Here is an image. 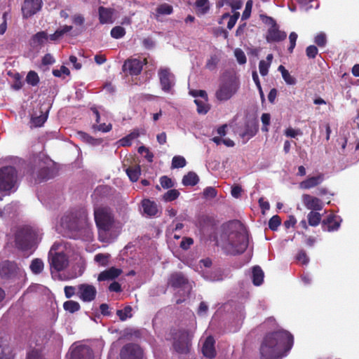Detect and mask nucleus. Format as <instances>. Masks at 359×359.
Wrapping results in <instances>:
<instances>
[{"label":"nucleus","mask_w":359,"mask_h":359,"mask_svg":"<svg viewBox=\"0 0 359 359\" xmlns=\"http://www.w3.org/2000/svg\"><path fill=\"white\" fill-rule=\"evenodd\" d=\"M293 336L287 331L278 330L267 334L263 339L259 351L262 359H280L285 346L290 349Z\"/></svg>","instance_id":"1"},{"label":"nucleus","mask_w":359,"mask_h":359,"mask_svg":"<svg viewBox=\"0 0 359 359\" xmlns=\"http://www.w3.org/2000/svg\"><path fill=\"white\" fill-rule=\"evenodd\" d=\"M229 225L238 226V229L231 232L228 236L227 248L232 255L243 253L249 244L248 233L237 221L230 222Z\"/></svg>","instance_id":"2"},{"label":"nucleus","mask_w":359,"mask_h":359,"mask_svg":"<svg viewBox=\"0 0 359 359\" xmlns=\"http://www.w3.org/2000/svg\"><path fill=\"white\" fill-rule=\"evenodd\" d=\"M94 217L98 229L99 237L102 241L107 238V233L114 226V219L111 210L108 207H97L94 208Z\"/></svg>","instance_id":"3"},{"label":"nucleus","mask_w":359,"mask_h":359,"mask_svg":"<svg viewBox=\"0 0 359 359\" xmlns=\"http://www.w3.org/2000/svg\"><path fill=\"white\" fill-rule=\"evenodd\" d=\"M240 88L239 79L233 75L223 76L219 81L215 95L219 102L229 100L238 91Z\"/></svg>","instance_id":"4"},{"label":"nucleus","mask_w":359,"mask_h":359,"mask_svg":"<svg viewBox=\"0 0 359 359\" xmlns=\"http://www.w3.org/2000/svg\"><path fill=\"white\" fill-rule=\"evenodd\" d=\"M193 334L189 330L179 329L173 334V348L180 355H187L191 348Z\"/></svg>","instance_id":"5"},{"label":"nucleus","mask_w":359,"mask_h":359,"mask_svg":"<svg viewBox=\"0 0 359 359\" xmlns=\"http://www.w3.org/2000/svg\"><path fill=\"white\" fill-rule=\"evenodd\" d=\"M37 238L36 232L29 226L20 229L15 234V244L22 250H27L35 244Z\"/></svg>","instance_id":"6"},{"label":"nucleus","mask_w":359,"mask_h":359,"mask_svg":"<svg viewBox=\"0 0 359 359\" xmlns=\"http://www.w3.org/2000/svg\"><path fill=\"white\" fill-rule=\"evenodd\" d=\"M18 172L13 166H4L0 169V191H8L15 185Z\"/></svg>","instance_id":"7"},{"label":"nucleus","mask_w":359,"mask_h":359,"mask_svg":"<svg viewBox=\"0 0 359 359\" xmlns=\"http://www.w3.org/2000/svg\"><path fill=\"white\" fill-rule=\"evenodd\" d=\"M58 245H53L48 252V261L50 267L53 268L56 271L64 270L68 265L69 261L66 255L63 252H57L56 250Z\"/></svg>","instance_id":"8"},{"label":"nucleus","mask_w":359,"mask_h":359,"mask_svg":"<svg viewBox=\"0 0 359 359\" xmlns=\"http://www.w3.org/2000/svg\"><path fill=\"white\" fill-rule=\"evenodd\" d=\"M120 359H142L144 350L137 344L128 343L120 351Z\"/></svg>","instance_id":"9"},{"label":"nucleus","mask_w":359,"mask_h":359,"mask_svg":"<svg viewBox=\"0 0 359 359\" xmlns=\"http://www.w3.org/2000/svg\"><path fill=\"white\" fill-rule=\"evenodd\" d=\"M158 75L162 90L170 93L175 85V75L167 67L160 68Z\"/></svg>","instance_id":"10"},{"label":"nucleus","mask_w":359,"mask_h":359,"mask_svg":"<svg viewBox=\"0 0 359 359\" xmlns=\"http://www.w3.org/2000/svg\"><path fill=\"white\" fill-rule=\"evenodd\" d=\"M76 295L84 302H90L96 298V287L88 283L80 284L77 286Z\"/></svg>","instance_id":"11"},{"label":"nucleus","mask_w":359,"mask_h":359,"mask_svg":"<svg viewBox=\"0 0 359 359\" xmlns=\"http://www.w3.org/2000/svg\"><path fill=\"white\" fill-rule=\"evenodd\" d=\"M42 0H25L22 6L24 18H29L38 13L42 7Z\"/></svg>","instance_id":"12"},{"label":"nucleus","mask_w":359,"mask_h":359,"mask_svg":"<svg viewBox=\"0 0 359 359\" xmlns=\"http://www.w3.org/2000/svg\"><path fill=\"white\" fill-rule=\"evenodd\" d=\"M168 285L173 289L184 288L189 284L188 278L182 272L172 273L168 278Z\"/></svg>","instance_id":"13"},{"label":"nucleus","mask_w":359,"mask_h":359,"mask_svg":"<svg viewBox=\"0 0 359 359\" xmlns=\"http://www.w3.org/2000/svg\"><path fill=\"white\" fill-rule=\"evenodd\" d=\"M65 222H68L67 227L72 231H79L86 224L87 221V215L84 211L79 213V218L74 217L73 215L66 216L64 219Z\"/></svg>","instance_id":"14"},{"label":"nucleus","mask_w":359,"mask_h":359,"mask_svg":"<svg viewBox=\"0 0 359 359\" xmlns=\"http://www.w3.org/2000/svg\"><path fill=\"white\" fill-rule=\"evenodd\" d=\"M143 68V62L136 58L128 59L124 62L123 71L131 76L139 75Z\"/></svg>","instance_id":"15"},{"label":"nucleus","mask_w":359,"mask_h":359,"mask_svg":"<svg viewBox=\"0 0 359 359\" xmlns=\"http://www.w3.org/2000/svg\"><path fill=\"white\" fill-rule=\"evenodd\" d=\"M70 359H93V351L88 346H77L72 349Z\"/></svg>","instance_id":"16"},{"label":"nucleus","mask_w":359,"mask_h":359,"mask_svg":"<svg viewBox=\"0 0 359 359\" xmlns=\"http://www.w3.org/2000/svg\"><path fill=\"white\" fill-rule=\"evenodd\" d=\"M302 202L304 206L311 211L322 210L324 205L320 198L306 194L302 195Z\"/></svg>","instance_id":"17"},{"label":"nucleus","mask_w":359,"mask_h":359,"mask_svg":"<svg viewBox=\"0 0 359 359\" xmlns=\"http://www.w3.org/2000/svg\"><path fill=\"white\" fill-rule=\"evenodd\" d=\"M18 266L13 262L8 260L0 263V277L8 279L15 276L17 273Z\"/></svg>","instance_id":"18"},{"label":"nucleus","mask_w":359,"mask_h":359,"mask_svg":"<svg viewBox=\"0 0 359 359\" xmlns=\"http://www.w3.org/2000/svg\"><path fill=\"white\" fill-rule=\"evenodd\" d=\"M341 219L339 216L330 215L323 220L321 226L325 231H334L338 230L340 226Z\"/></svg>","instance_id":"19"},{"label":"nucleus","mask_w":359,"mask_h":359,"mask_svg":"<svg viewBox=\"0 0 359 359\" xmlns=\"http://www.w3.org/2000/svg\"><path fill=\"white\" fill-rule=\"evenodd\" d=\"M286 37V32L279 30L277 25L276 26H271V27L269 28L266 36V40L269 43L280 42L285 40Z\"/></svg>","instance_id":"20"},{"label":"nucleus","mask_w":359,"mask_h":359,"mask_svg":"<svg viewBox=\"0 0 359 359\" xmlns=\"http://www.w3.org/2000/svg\"><path fill=\"white\" fill-rule=\"evenodd\" d=\"M325 180L323 173H318L316 176L308 177L306 180L299 183L302 189H310L320 184Z\"/></svg>","instance_id":"21"},{"label":"nucleus","mask_w":359,"mask_h":359,"mask_svg":"<svg viewBox=\"0 0 359 359\" xmlns=\"http://www.w3.org/2000/svg\"><path fill=\"white\" fill-rule=\"evenodd\" d=\"M215 341L212 336H208L202 346V353L203 355L209 359H212L216 356V351L215 348Z\"/></svg>","instance_id":"22"},{"label":"nucleus","mask_w":359,"mask_h":359,"mask_svg":"<svg viewBox=\"0 0 359 359\" xmlns=\"http://www.w3.org/2000/svg\"><path fill=\"white\" fill-rule=\"evenodd\" d=\"M122 273V270L116 267H110L102 271L97 277L100 282L106 280H112L118 277Z\"/></svg>","instance_id":"23"},{"label":"nucleus","mask_w":359,"mask_h":359,"mask_svg":"<svg viewBox=\"0 0 359 359\" xmlns=\"http://www.w3.org/2000/svg\"><path fill=\"white\" fill-rule=\"evenodd\" d=\"M114 9L100 6L98 8L99 21L101 24L113 23Z\"/></svg>","instance_id":"24"},{"label":"nucleus","mask_w":359,"mask_h":359,"mask_svg":"<svg viewBox=\"0 0 359 359\" xmlns=\"http://www.w3.org/2000/svg\"><path fill=\"white\" fill-rule=\"evenodd\" d=\"M142 206L144 212L147 215L152 217L156 215L158 208L156 203L149 199H144L142 201Z\"/></svg>","instance_id":"25"},{"label":"nucleus","mask_w":359,"mask_h":359,"mask_svg":"<svg viewBox=\"0 0 359 359\" xmlns=\"http://www.w3.org/2000/svg\"><path fill=\"white\" fill-rule=\"evenodd\" d=\"M48 39V35L45 31H41L32 36L31 45L33 46H41Z\"/></svg>","instance_id":"26"},{"label":"nucleus","mask_w":359,"mask_h":359,"mask_svg":"<svg viewBox=\"0 0 359 359\" xmlns=\"http://www.w3.org/2000/svg\"><path fill=\"white\" fill-rule=\"evenodd\" d=\"M252 283L255 285L259 286L262 284L264 281V271L259 266H255L252 267Z\"/></svg>","instance_id":"27"},{"label":"nucleus","mask_w":359,"mask_h":359,"mask_svg":"<svg viewBox=\"0 0 359 359\" xmlns=\"http://www.w3.org/2000/svg\"><path fill=\"white\" fill-rule=\"evenodd\" d=\"M73 27L71 25H65L62 28L57 29L53 34L48 36V39L52 41L60 40L65 34L70 32Z\"/></svg>","instance_id":"28"},{"label":"nucleus","mask_w":359,"mask_h":359,"mask_svg":"<svg viewBox=\"0 0 359 359\" xmlns=\"http://www.w3.org/2000/svg\"><path fill=\"white\" fill-rule=\"evenodd\" d=\"M199 182V177L194 172L190 171L182 178V184L184 186H195Z\"/></svg>","instance_id":"29"},{"label":"nucleus","mask_w":359,"mask_h":359,"mask_svg":"<svg viewBox=\"0 0 359 359\" xmlns=\"http://www.w3.org/2000/svg\"><path fill=\"white\" fill-rule=\"evenodd\" d=\"M258 131V123L256 121L249 122L246 124L245 131L242 136H247L248 138L254 137Z\"/></svg>","instance_id":"30"},{"label":"nucleus","mask_w":359,"mask_h":359,"mask_svg":"<svg viewBox=\"0 0 359 359\" xmlns=\"http://www.w3.org/2000/svg\"><path fill=\"white\" fill-rule=\"evenodd\" d=\"M126 174L132 182H137L141 173L140 165L130 166L126 170Z\"/></svg>","instance_id":"31"},{"label":"nucleus","mask_w":359,"mask_h":359,"mask_svg":"<svg viewBox=\"0 0 359 359\" xmlns=\"http://www.w3.org/2000/svg\"><path fill=\"white\" fill-rule=\"evenodd\" d=\"M308 223L311 226H318L321 221V215L317 211H311L307 215Z\"/></svg>","instance_id":"32"},{"label":"nucleus","mask_w":359,"mask_h":359,"mask_svg":"<svg viewBox=\"0 0 359 359\" xmlns=\"http://www.w3.org/2000/svg\"><path fill=\"white\" fill-rule=\"evenodd\" d=\"M63 308L66 311L74 313L80 310L81 306L77 302L69 300L64 302Z\"/></svg>","instance_id":"33"},{"label":"nucleus","mask_w":359,"mask_h":359,"mask_svg":"<svg viewBox=\"0 0 359 359\" xmlns=\"http://www.w3.org/2000/svg\"><path fill=\"white\" fill-rule=\"evenodd\" d=\"M194 103L197 106V112L200 114H205L210 110V106L208 104V101H205V100H200L195 99Z\"/></svg>","instance_id":"34"},{"label":"nucleus","mask_w":359,"mask_h":359,"mask_svg":"<svg viewBox=\"0 0 359 359\" xmlns=\"http://www.w3.org/2000/svg\"><path fill=\"white\" fill-rule=\"evenodd\" d=\"M52 172L53 170L48 167L41 168L38 171L37 177L40 181H46L53 177Z\"/></svg>","instance_id":"35"},{"label":"nucleus","mask_w":359,"mask_h":359,"mask_svg":"<svg viewBox=\"0 0 359 359\" xmlns=\"http://www.w3.org/2000/svg\"><path fill=\"white\" fill-rule=\"evenodd\" d=\"M30 269L34 274L41 273L43 269V261L38 258L33 259L30 264Z\"/></svg>","instance_id":"36"},{"label":"nucleus","mask_w":359,"mask_h":359,"mask_svg":"<svg viewBox=\"0 0 359 359\" xmlns=\"http://www.w3.org/2000/svg\"><path fill=\"white\" fill-rule=\"evenodd\" d=\"M156 11L157 18L160 15H170L173 12V8L171 5L164 3L159 5Z\"/></svg>","instance_id":"37"},{"label":"nucleus","mask_w":359,"mask_h":359,"mask_svg":"<svg viewBox=\"0 0 359 359\" xmlns=\"http://www.w3.org/2000/svg\"><path fill=\"white\" fill-rule=\"evenodd\" d=\"M180 193L178 190L175 189H170L163 195L162 199L165 202H171L176 200L180 196Z\"/></svg>","instance_id":"38"},{"label":"nucleus","mask_w":359,"mask_h":359,"mask_svg":"<svg viewBox=\"0 0 359 359\" xmlns=\"http://www.w3.org/2000/svg\"><path fill=\"white\" fill-rule=\"evenodd\" d=\"M132 307L130 306H126L123 310H117L116 315L118 316L121 321L126 320L128 318L132 317Z\"/></svg>","instance_id":"39"},{"label":"nucleus","mask_w":359,"mask_h":359,"mask_svg":"<svg viewBox=\"0 0 359 359\" xmlns=\"http://www.w3.org/2000/svg\"><path fill=\"white\" fill-rule=\"evenodd\" d=\"M26 81L28 84L36 86L39 83L38 74L34 71H29L26 76Z\"/></svg>","instance_id":"40"},{"label":"nucleus","mask_w":359,"mask_h":359,"mask_svg":"<svg viewBox=\"0 0 359 359\" xmlns=\"http://www.w3.org/2000/svg\"><path fill=\"white\" fill-rule=\"evenodd\" d=\"M111 36L114 39H121L126 34L125 29L121 26H116L111 30Z\"/></svg>","instance_id":"41"},{"label":"nucleus","mask_w":359,"mask_h":359,"mask_svg":"<svg viewBox=\"0 0 359 359\" xmlns=\"http://www.w3.org/2000/svg\"><path fill=\"white\" fill-rule=\"evenodd\" d=\"M186 160L182 156H175L172 160V168H181L186 165Z\"/></svg>","instance_id":"42"},{"label":"nucleus","mask_w":359,"mask_h":359,"mask_svg":"<svg viewBox=\"0 0 359 359\" xmlns=\"http://www.w3.org/2000/svg\"><path fill=\"white\" fill-rule=\"evenodd\" d=\"M112 128V125L111 123L105 124V123H97L93 124L92 126V129L94 132L101 131L102 133L109 132Z\"/></svg>","instance_id":"43"},{"label":"nucleus","mask_w":359,"mask_h":359,"mask_svg":"<svg viewBox=\"0 0 359 359\" xmlns=\"http://www.w3.org/2000/svg\"><path fill=\"white\" fill-rule=\"evenodd\" d=\"M280 224V217L278 215H273L269 221V228L272 231H276Z\"/></svg>","instance_id":"44"},{"label":"nucleus","mask_w":359,"mask_h":359,"mask_svg":"<svg viewBox=\"0 0 359 359\" xmlns=\"http://www.w3.org/2000/svg\"><path fill=\"white\" fill-rule=\"evenodd\" d=\"M109 257V255L98 253L95 256L94 260L101 266H105L108 264Z\"/></svg>","instance_id":"45"},{"label":"nucleus","mask_w":359,"mask_h":359,"mask_svg":"<svg viewBox=\"0 0 359 359\" xmlns=\"http://www.w3.org/2000/svg\"><path fill=\"white\" fill-rule=\"evenodd\" d=\"M217 191L212 187H208L203 190V197L205 198H214L217 196Z\"/></svg>","instance_id":"46"},{"label":"nucleus","mask_w":359,"mask_h":359,"mask_svg":"<svg viewBox=\"0 0 359 359\" xmlns=\"http://www.w3.org/2000/svg\"><path fill=\"white\" fill-rule=\"evenodd\" d=\"M160 184L163 189H170L174 187V182L171 178L165 175L160 177Z\"/></svg>","instance_id":"47"},{"label":"nucleus","mask_w":359,"mask_h":359,"mask_svg":"<svg viewBox=\"0 0 359 359\" xmlns=\"http://www.w3.org/2000/svg\"><path fill=\"white\" fill-rule=\"evenodd\" d=\"M219 62V59L217 55H211L210 57L208 60L205 67L209 70H214Z\"/></svg>","instance_id":"48"},{"label":"nucleus","mask_w":359,"mask_h":359,"mask_svg":"<svg viewBox=\"0 0 359 359\" xmlns=\"http://www.w3.org/2000/svg\"><path fill=\"white\" fill-rule=\"evenodd\" d=\"M314 42L319 47H324L327 43V38L325 34L323 32L318 34L314 39Z\"/></svg>","instance_id":"49"},{"label":"nucleus","mask_w":359,"mask_h":359,"mask_svg":"<svg viewBox=\"0 0 359 359\" xmlns=\"http://www.w3.org/2000/svg\"><path fill=\"white\" fill-rule=\"evenodd\" d=\"M261 120L263 124V127L262 128V131L268 132V126L270 124L271 115L268 113H264L262 115Z\"/></svg>","instance_id":"50"},{"label":"nucleus","mask_w":359,"mask_h":359,"mask_svg":"<svg viewBox=\"0 0 359 359\" xmlns=\"http://www.w3.org/2000/svg\"><path fill=\"white\" fill-rule=\"evenodd\" d=\"M296 259L302 262V264L304 265H306L309 263V259L306 255V252H305V250H300L297 256H296Z\"/></svg>","instance_id":"51"},{"label":"nucleus","mask_w":359,"mask_h":359,"mask_svg":"<svg viewBox=\"0 0 359 359\" xmlns=\"http://www.w3.org/2000/svg\"><path fill=\"white\" fill-rule=\"evenodd\" d=\"M318 50L313 45L309 46L306 49V55L309 58L313 59L318 55Z\"/></svg>","instance_id":"52"},{"label":"nucleus","mask_w":359,"mask_h":359,"mask_svg":"<svg viewBox=\"0 0 359 359\" xmlns=\"http://www.w3.org/2000/svg\"><path fill=\"white\" fill-rule=\"evenodd\" d=\"M46 120V117L41 115V116L32 117L31 123L35 127H41L45 123Z\"/></svg>","instance_id":"53"},{"label":"nucleus","mask_w":359,"mask_h":359,"mask_svg":"<svg viewBox=\"0 0 359 359\" xmlns=\"http://www.w3.org/2000/svg\"><path fill=\"white\" fill-rule=\"evenodd\" d=\"M190 95H191L194 97H201L205 101H208V94L205 90H192L190 91Z\"/></svg>","instance_id":"54"},{"label":"nucleus","mask_w":359,"mask_h":359,"mask_svg":"<svg viewBox=\"0 0 359 359\" xmlns=\"http://www.w3.org/2000/svg\"><path fill=\"white\" fill-rule=\"evenodd\" d=\"M297 39V34L292 32L289 35V40H290V46L288 47V51L291 53L293 52V50L296 46V41Z\"/></svg>","instance_id":"55"},{"label":"nucleus","mask_w":359,"mask_h":359,"mask_svg":"<svg viewBox=\"0 0 359 359\" xmlns=\"http://www.w3.org/2000/svg\"><path fill=\"white\" fill-rule=\"evenodd\" d=\"M194 240L189 237H184L180 243V248L183 250H188L193 245Z\"/></svg>","instance_id":"56"},{"label":"nucleus","mask_w":359,"mask_h":359,"mask_svg":"<svg viewBox=\"0 0 359 359\" xmlns=\"http://www.w3.org/2000/svg\"><path fill=\"white\" fill-rule=\"evenodd\" d=\"M64 292H65V297L67 299H69L72 297H73L74 295L76 294L77 288L74 286L67 285L64 288Z\"/></svg>","instance_id":"57"},{"label":"nucleus","mask_w":359,"mask_h":359,"mask_svg":"<svg viewBox=\"0 0 359 359\" xmlns=\"http://www.w3.org/2000/svg\"><path fill=\"white\" fill-rule=\"evenodd\" d=\"M196 6L202 10V13H205L209 10L208 0H197Z\"/></svg>","instance_id":"58"},{"label":"nucleus","mask_w":359,"mask_h":359,"mask_svg":"<svg viewBox=\"0 0 359 359\" xmlns=\"http://www.w3.org/2000/svg\"><path fill=\"white\" fill-rule=\"evenodd\" d=\"M72 22L76 26H83L85 22V18L81 14H75L72 17Z\"/></svg>","instance_id":"59"},{"label":"nucleus","mask_w":359,"mask_h":359,"mask_svg":"<svg viewBox=\"0 0 359 359\" xmlns=\"http://www.w3.org/2000/svg\"><path fill=\"white\" fill-rule=\"evenodd\" d=\"M252 7V1L249 0L247 1L245 10L242 15V18L245 20L250 18Z\"/></svg>","instance_id":"60"},{"label":"nucleus","mask_w":359,"mask_h":359,"mask_svg":"<svg viewBox=\"0 0 359 359\" xmlns=\"http://www.w3.org/2000/svg\"><path fill=\"white\" fill-rule=\"evenodd\" d=\"M282 77L287 85H294L297 83L296 79L291 76L288 71L283 72Z\"/></svg>","instance_id":"61"},{"label":"nucleus","mask_w":359,"mask_h":359,"mask_svg":"<svg viewBox=\"0 0 359 359\" xmlns=\"http://www.w3.org/2000/svg\"><path fill=\"white\" fill-rule=\"evenodd\" d=\"M62 74H65V75H69L70 71L67 67H65L64 65L61 66L60 69H53V74L55 77H60Z\"/></svg>","instance_id":"62"},{"label":"nucleus","mask_w":359,"mask_h":359,"mask_svg":"<svg viewBox=\"0 0 359 359\" xmlns=\"http://www.w3.org/2000/svg\"><path fill=\"white\" fill-rule=\"evenodd\" d=\"M269 64H267L264 60H261L259 63V69L260 74L263 76L267 75L269 72Z\"/></svg>","instance_id":"63"},{"label":"nucleus","mask_w":359,"mask_h":359,"mask_svg":"<svg viewBox=\"0 0 359 359\" xmlns=\"http://www.w3.org/2000/svg\"><path fill=\"white\" fill-rule=\"evenodd\" d=\"M235 55L239 64H245L247 61L245 53L241 50H236Z\"/></svg>","instance_id":"64"}]
</instances>
